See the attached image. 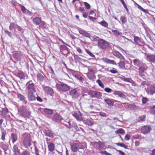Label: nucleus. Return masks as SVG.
I'll list each match as a JSON object with an SVG mask.
<instances>
[{"label":"nucleus","instance_id":"f257e3e1","mask_svg":"<svg viewBox=\"0 0 155 155\" xmlns=\"http://www.w3.org/2000/svg\"><path fill=\"white\" fill-rule=\"evenodd\" d=\"M56 87L58 91L63 92L68 91L71 88L70 86L61 82L56 84Z\"/></svg>","mask_w":155,"mask_h":155},{"label":"nucleus","instance_id":"f03ea898","mask_svg":"<svg viewBox=\"0 0 155 155\" xmlns=\"http://www.w3.org/2000/svg\"><path fill=\"white\" fill-rule=\"evenodd\" d=\"M71 149L73 152H76L78 151L79 152H81L79 150H84V147L82 144L79 141H77L76 143H74L71 146Z\"/></svg>","mask_w":155,"mask_h":155},{"label":"nucleus","instance_id":"7ed1b4c3","mask_svg":"<svg viewBox=\"0 0 155 155\" xmlns=\"http://www.w3.org/2000/svg\"><path fill=\"white\" fill-rule=\"evenodd\" d=\"M32 139L30 135H26L23 137L22 143L25 148L30 147L32 144Z\"/></svg>","mask_w":155,"mask_h":155},{"label":"nucleus","instance_id":"20e7f679","mask_svg":"<svg viewBox=\"0 0 155 155\" xmlns=\"http://www.w3.org/2000/svg\"><path fill=\"white\" fill-rule=\"evenodd\" d=\"M18 111L20 114L23 117H27L30 114V112L26 108V107L22 106L18 109Z\"/></svg>","mask_w":155,"mask_h":155},{"label":"nucleus","instance_id":"39448f33","mask_svg":"<svg viewBox=\"0 0 155 155\" xmlns=\"http://www.w3.org/2000/svg\"><path fill=\"white\" fill-rule=\"evenodd\" d=\"M26 88L28 92H35L36 91L34 83L32 82V80L28 82L26 84Z\"/></svg>","mask_w":155,"mask_h":155},{"label":"nucleus","instance_id":"423d86ee","mask_svg":"<svg viewBox=\"0 0 155 155\" xmlns=\"http://www.w3.org/2000/svg\"><path fill=\"white\" fill-rule=\"evenodd\" d=\"M98 45L101 49L104 50L108 48L109 45L107 42L102 39H100L98 40Z\"/></svg>","mask_w":155,"mask_h":155},{"label":"nucleus","instance_id":"0eeeda50","mask_svg":"<svg viewBox=\"0 0 155 155\" xmlns=\"http://www.w3.org/2000/svg\"><path fill=\"white\" fill-rule=\"evenodd\" d=\"M88 94L92 98L96 97L100 99L102 96L101 92L96 91L90 90L89 91Z\"/></svg>","mask_w":155,"mask_h":155},{"label":"nucleus","instance_id":"6e6552de","mask_svg":"<svg viewBox=\"0 0 155 155\" xmlns=\"http://www.w3.org/2000/svg\"><path fill=\"white\" fill-rule=\"evenodd\" d=\"M44 90L45 94L48 96L53 97L54 94L53 89L51 87L49 86H46L44 87Z\"/></svg>","mask_w":155,"mask_h":155},{"label":"nucleus","instance_id":"1a4fd4ad","mask_svg":"<svg viewBox=\"0 0 155 155\" xmlns=\"http://www.w3.org/2000/svg\"><path fill=\"white\" fill-rule=\"evenodd\" d=\"M152 128L149 125H146L143 126L141 127V132L145 134L150 133Z\"/></svg>","mask_w":155,"mask_h":155},{"label":"nucleus","instance_id":"9d476101","mask_svg":"<svg viewBox=\"0 0 155 155\" xmlns=\"http://www.w3.org/2000/svg\"><path fill=\"white\" fill-rule=\"evenodd\" d=\"M69 94L74 99L78 98L79 96V94L76 88H74L70 91Z\"/></svg>","mask_w":155,"mask_h":155},{"label":"nucleus","instance_id":"9b49d317","mask_svg":"<svg viewBox=\"0 0 155 155\" xmlns=\"http://www.w3.org/2000/svg\"><path fill=\"white\" fill-rule=\"evenodd\" d=\"M13 58L17 61L21 60L22 57V54L20 51L17 52L13 54Z\"/></svg>","mask_w":155,"mask_h":155},{"label":"nucleus","instance_id":"f8f14e48","mask_svg":"<svg viewBox=\"0 0 155 155\" xmlns=\"http://www.w3.org/2000/svg\"><path fill=\"white\" fill-rule=\"evenodd\" d=\"M146 59L148 61L153 63H155V55L153 54H148L147 55Z\"/></svg>","mask_w":155,"mask_h":155},{"label":"nucleus","instance_id":"ddd939ff","mask_svg":"<svg viewBox=\"0 0 155 155\" xmlns=\"http://www.w3.org/2000/svg\"><path fill=\"white\" fill-rule=\"evenodd\" d=\"M19 144L17 143L14 145L12 150L15 155H18L20 153V149L18 148Z\"/></svg>","mask_w":155,"mask_h":155},{"label":"nucleus","instance_id":"4468645a","mask_svg":"<svg viewBox=\"0 0 155 155\" xmlns=\"http://www.w3.org/2000/svg\"><path fill=\"white\" fill-rule=\"evenodd\" d=\"M93 143L94 145L95 146L96 148L100 150L103 149L105 146L104 144L101 142H93Z\"/></svg>","mask_w":155,"mask_h":155},{"label":"nucleus","instance_id":"2eb2a0df","mask_svg":"<svg viewBox=\"0 0 155 155\" xmlns=\"http://www.w3.org/2000/svg\"><path fill=\"white\" fill-rule=\"evenodd\" d=\"M46 140L47 141V143L48 144H49L48 145V151L51 152L53 151L54 149V145L52 143H49L48 142V140L50 141V139H49L48 138H46Z\"/></svg>","mask_w":155,"mask_h":155},{"label":"nucleus","instance_id":"dca6fc26","mask_svg":"<svg viewBox=\"0 0 155 155\" xmlns=\"http://www.w3.org/2000/svg\"><path fill=\"white\" fill-rule=\"evenodd\" d=\"M113 54L116 57L119 58L120 60H123V61L125 60V58L122 54L117 51H113Z\"/></svg>","mask_w":155,"mask_h":155},{"label":"nucleus","instance_id":"f3484780","mask_svg":"<svg viewBox=\"0 0 155 155\" xmlns=\"http://www.w3.org/2000/svg\"><path fill=\"white\" fill-rule=\"evenodd\" d=\"M134 65L137 67H139V66H141L143 64V65H145L146 64H143V62L140 60L138 59H135L133 60Z\"/></svg>","mask_w":155,"mask_h":155},{"label":"nucleus","instance_id":"a211bd4d","mask_svg":"<svg viewBox=\"0 0 155 155\" xmlns=\"http://www.w3.org/2000/svg\"><path fill=\"white\" fill-rule=\"evenodd\" d=\"M139 67V74L141 76H142L143 73L146 70L147 68H146L144 65L143 64Z\"/></svg>","mask_w":155,"mask_h":155},{"label":"nucleus","instance_id":"6ab92c4d","mask_svg":"<svg viewBox=\"0 0 155 155\" xmlns=\"http://www.w3.org/2000/svg\"><path fill=\"white\" fill-rule=\"evenodd\" d=\"M63 119L62 117L58 113H55L53 116L52 120L58 122L61 121Z\"/></svg>","mask_w":155,"mask_h":155},{"label":"nucleus","instance_id":"aec40b11","mask_svg":"<svg viewBox=\"0 0 155 155\" xmlns=\"http://www.w3.org/2000/svg\"><path fill=\"white\" fill-rule=\"evenodd\" d=\"M41 18L39 17H35L32 19L33 24L36 25H39L41 22Z\"/></svg>","mask_w":155,"mask_h":155},{"label":"nucleus","instance_id":"412c9836","mask_svg":"<svg viewBox=\"0 0 155 155\" xmlns=\"http://www.w3.org/2000/svg\"><path fill=\"white\" fill-rule=\"evenodd\" d=\"M72 115L78 120L80 121L82 120V114L80 111H79L78 113L74 112V113L72 114Z\"/></svg>","mask_w":155,"mask_h":155},{"label":"nucleus","instance_id":"4be33fe9","mask_svg":"<svg viewBox=\"0 0 155 155\" xmlns=\"http://www.w3.org/2000/svg\"><path fill=\"white\" fill-rule=\"evenodd\" d=\"M35 92H28V98L29 101H34L35 100L36 97L33 94Z\"/></svg>","mask_w":155,"mask_h":155},{"label":"nucleus","instance_id":"5701e85b","mask_svg":"<svg viewBox=\"0 0 155 155\" xmlns=\"http://www.w3.org/2000/svg\"><path fill=\"white\" fill-rule=\"evenodd\" d=\"M2 110H0L1 116L3 117H5L6 115L7 114L8 112V108L6 107L2 108Z\"/></svg>","mask_w":155,"mask_h":155},{"label":"nucleus","instance_id":"b1692460","mask_svg":"<svg viewBox=\"0 0 155 155\" xmlns=\"http://www.w3.org/2000/svg\"><path fill=\"white\" fill-rule=\"evenodd\" d=\"M94 72L92 69H90L89 70V72L87 73L86 74L87 77L89 79H91L94 78Z\"/></svg>","mask_w":155,"mask_h":155},{"label":"nucleus","instance_id":"393cba45","mask_svg":"<svg viewBox=\"0 0 155 155\" xmlns=\"http://www.w3.org/2000/svg\"><path fill=\"white\" fill-rule=\"evenodd\" d=\"M102 60L104 62L108 64L115 65L117 64L116 63L114 60L109 59L107 58H103Z\"/></svg>","mask_w":155,"mask_h":155},{"label":"nucleus","instance_id":"a878e982","mask_svg":"<svg viewBox=\"0 0 155 155\" xmlns=\"http://www.w3.org/2000/svg\"><path fill=\"white\" fill-rule=\"evenodd\" d=\"M134 40L135 43L139 46H142L143 44L140 38L138 36H134Z\"/></svg>","mask_w":155,"mask_h":155},{"label":"nucleus","instance_id":"bb28decb","mask_svg":"<svg viewBox=\"0 0 155 155\" xmlns=\"http://www.w3.org/2000/svg\"><path fill=\"white\" fill-rule=\"evenodd\" d=\"M8 144L5 143L3 142H0V148H2L5 151L8 150Z\"/></svg>","mask_w":155,"mask_h":155},{"label":"nucleus","instance_id":"cd10ccee","mask_svg":"<svg viewBox=\"0 0 155 155\" xmlns=\"http://www.w3.org/2000/svg\"><path fill=\"white\" fill-rule=\"evenodd\" d=\"M11 138L12 142L14 143L18 140V136L16 134L12 133L11 134Z\"/></svg>","mask_w":155,"mask_h":155},{"label":"nucleus","instance_id":"c85d7f7f","mask_svg":"<svg viewBox=\"0 0 155 155\" xmlns=\"http://www.w3.org/2000/svg\"><path fill=\"white\" fill-rule=\"evenodd\" d=\"M43 112L47 114L48 115H52L53 113V111L52 110L48 109L47 108H45L42 109Z\"/></svg>","mask_w":155,"mask_h":155},{"label":"nucleus","instance_id":"c756f323","mask_svg":"<svg viewBox=\"0 0 155 155\" xmlns=\"http://www.w3.org/2000/svg\"><path fill=\"white\" fill-rule=\"evenodd\" d=\"M114 95H118L119 97H122L123 98H125L126 96L125 95L120 91H114Z\"/></svg>","mask_w":155,"mask_h":155},{"label":"nucleus","instance_id":"7c9ffc66","mask_svg":"<svg viewBox=\"0 0 155 155\" xmlns=\"http://www.w3.org/2000/svg\"><path fill=\"white\" fill-rule=\"evenodd\" d=\"M118 66L119 68L123 70L127 69V68L125 67V63L123 61H120L118 63Z\"/></svg>","mask_w":155,"mask_h":155},{"label":"nucleus","instance_id":"2f4dec72","mask_svg":"<svg viewBox=\"0 0 155 155\" xmlns=\"http://www.w3.org/2000/svg\"><path fill=\"white\" fill-rule=\"evenodd\" d=\"M44 133L46 136L51 138L54 137L53 134L49 130H45L44 131Z\"/></svg>","mask_w":155,"mask_h":155},{"label":"nucleus","instance_id":"473e14b6","mask_svg":"<svg viewBox=\"0 0 155 155\" xmlns=\"http://www.w3.org/2000/svg\"><path fill=\"white\" fill-rule=\"evenodd\" d=\"M16 76L20 79H23L25 77V75L23 72L20 71L16 73Z\"/></svg>","mask_w":155,"mask_h":155},{"label":"nucleus","instance_id":"72a5a7b5","mask_svg":"<svg viewBox=\"0 0 155 155\" xmlns=\"http://www.w3.org/2000/svg\"><path fill=\"white\" fill-rule=\"evenodd\" d=\"M17 98L21 101L24 102H25L26 98L25 97L20 94H17Z\"/></svg>","mask_w":155,"mask_h":155},{"label":"nucleus","instance_id":"f704fd0d","mask_svg":"<svg viewBox=\"0 0 155 155\" xmlns=\"http://www.w3.org/2000/svg\"><path fill=\"white\" fill-rule=\"evenodd\" d=\"M120 20L123 24H125L127 21V17L124 16H121Z\"/></svg>","mask_w":155,"mask_h":155},{"label":"nucleus","instance_id":"c9c22d12","mask_svg":"<svg viewBox=\"0 0 155 155\" xmlns=\"http://www.w3.org/2000/svg\"><path fill=\"white\" fill-rule=\"evenodd\" d=\"M149 91L150 94H153L155 93V87L154 86H151L149 88Z\"/></svg>","mask_w":155,"mask_h":155},{"label":"nucleus","instance_id":"e433bc0d","mask_svg":"<svg viewBox=\"0 0 155 155\" xmlns=\"http://www.w3.org/2000/svg\"><path fill=\"white\" fill-rule=\"evenodd\" d=\"M74 77L79 80L80 81L83 82L84 81V78L79 74H75L74 75Z\"/></svg>","mask_w":155,"mask_h":155},{"label":"nucleus","instance_id":"4c0bfd02","mask_svg":"<svg viewBox=\"0 0 155 155\" xmlns=\"http://www.w3.org/2000/svg\"><path fill=\"white\" fill-rule=\"evenodd\" d=\"M115 132L117 134H123L125 133V130L122 128H119L117 129Z\"/></svg>","mask_w":155,"mask_h":155},{"label":"nucleus","instance_id":"58836bf2","mask_svg":"<svg viewBox=\"0 0 155 155\" xmlns=\"http://www.w3.org/2000/svg\"><path fill=\"white\" fill-rule=\"evenodd\" d=\"M111 30L117 36H120L122 34V33L120 32L118 30H114L113 29Z\"/></svg>","mask_w":155,"mask_h":155},{"label":"nucleus","instance_id":"ea45409f","mask_svg":"<svg viewBox=\"0 0 155 155\" xmlns=\"http://www.w3.org/2000/svg\"><path fill=\"white\" fill-rule=\"evenodd\" d=\"M37 78L38 81H42L44 79V77L40 73L37 74Z\"/></svg>","mask_w":155,"mask_h":155},{"label":"nucleus","instance_id":"a19ab883","mask_svg":"<svg viewBox=\"0 0 155 155\" xmlns=\"http://www.w3.org/2000/svg\"><path fill=\"white\" fill-rule=\"evenodd\" d=\"M74 60L76 63H78L82 60V59L77 55H75L74 56Z\"/></svg>","mask_w":155,"mask_h":155},{"label":"nucleus","instance_id":"79ce46f5","mask_svg":"<svg viewBox=\"0 0 155 155\" xmlns=\"http://www.w3.org/2000/svg\"><path fill=\"white\" fill-rule=\"evenodd\" d=\"M61 54L67 56L70 53V51L68 49L66 50H64L61 52Z\"/></svg>","mask_w":155,"mask_h":155},{"label":"nucleus","instance_id":"37998d69","mask_svg":"<svg viewBox=\"0 0 155 155\" xmlns=\"http://www.w3.org/2000/svg\"><path fill=\"white\" fill-rule=\"evenodd\" d=\"M59 48L60 52L64 50L68 49V48L64 45H61Z\"/></svg>","mask_w":155,"mask_h":155},{"label":"nucleus","instance_id":"c03bdc74","mask_svg":"<svg viewBox=\"0 0 155 155\" xmlns=\"http://www.w3.org/2000/svg\"><path fill=\"white\" fill-rule=\"evenodd\" d=\"M115 144L119 146H120L124 148L125 149H127V146L125 145L124 143H117Z\"/></svg>","mask_w":155,"mask_h":155},{"label":"nucleus","instance_id":"a18cd8bd","mask_svg":"<svg viewBox=\"0 0 155 155\" xmlns=\"http://www.w3.org/2000/svg\"><path fill=\"white\" fill-rule=\"evenodd\" d=\"M20 155H30V153L27 150H25L22 152Z\"/></svg>","mask_w":155,"mask_h":155},{"label":"nucleus","instance_id":"49530a36","mask_svg":"<svg viewBox=\"0 0 155 155\" xmlns=\"http://www.w3.org/2000/svg\"><path fill=\"white\" fill-rule=\"evenodd\" d=\"M96 82L99 85L101 88H104V86L103 83L101 82L100 79H98L96 81Z\"/></svg>","mask_w":155,"mask_h":155},{"label":"nucleus","instance_id":"de8ad7c7","mask_svg":"<svg viewBox=\"0 0 155 155\" xmlns=\"http://www.w3.org/2000/svg\"><path fill=\"white\" fill-rule=\"evenodd\" d=\"M106 103L109 105H113L114 104V102L108 99L104 100Z\"/></svg>","mask_w":155,"mask_h":155},{"label":"nucleus","instance_id":"09e8293b","mask_svg":"<svg viewBox=\"0 0 155 155\" xmlns=\"http://www.w3.org/2000/svg\"><path fill=\"white\" fill-rule=\"evenodd\" d=\"M136 5L137 6L138 8L140 10L145 13L147 12H148L147 10H145L139 4L136 3Z\"/></svg>","mask_w":155,"mask_h":155},{"label":"nucleus","instance_id":"8fccbe9b","mask_svg":"<svg viewBox=\"0 0 155 155\" xmlns=\"http://www.w3.org/2000/svg\"><path fill=\"white\" fill-rule=\"evenodd\" d=\"M146 117V115H143L142 116H139V118L141 121H144L145 120V119Z\"/></svg>","mask_w":155,"mask_h":155},{"label":"nucleus","instance_id":"3c124183","mask_svg":"<svg viewBox=\"0 0 155 155\" xmlns=\"http://www.w3.org/2000/svg\"><path fill=\"white\" fill-rule=\"evenodd\" d=\"M85 51L91 57H95V55L93 54L88 49H86Z\"/></svg>","mask_w":155,"mask_h":155},{"label":"nucleus","instance_id":"603ef678","mask_svg":"<svg viewBox=\"0 0 155 155\" xmlns=\"http://www.w3.org/2000/svg\"><path fill=\"white\" fill-rule=\"evenodd\" d=\"M148 99L146 97H143L142 99V103L144 104H146L147 101Z\"/></svg>","mask_w":155,"mask_h":155},{"label":"nucleus","instance_id":"864d4df0","mask_svg":"<svg viewBox=\"0 0 155 155\" xmlns=\"http://www.w3.org/2000/svg\"><path fill=\"white\" fill-rule=\"evenodd\" d=\"M19 5L21 7V10L22 12L24 13H25L26 12V9L21 4H19Z\"/></svg>","mask_w":155,"mask_h":155},{"label":"nucleus","instance_id":"5fc2aeb1","mask_svg":"<svg viewBox=\"0 0 155 155\" xmlns=\"http://www.w3.org/2000/svg\"><path fill=\"white\" fill-rule=\"evenodd\" d=\"M100 24L105 27H107L108 25V24L105 21H102L100 23Z\"/></svg>","mask_w":155,"mask_h":155},{"label":"nucleus","instance_id":"6e6d98bb","mask_svg":"<svg viewBox=\"0 0 155 155\" xmlns=\"http://www.w3.org/2000/svg\"><path fill=\"white\" fill-rule=\"evenodd\" d=\"M112 69H111L110 70V72L113 74L118 73V72L117 71L116 69H115L114 68H112Z\"/></svg>","mask_w":155,"mask_h":155},{"label":"nucleus","instance_id":"4d7b16f0","mask_svg":"<svg viewBox=\"0 0 155 155\" xmlns=\"http://www.w3.org/2000/svg\"><path fill=\"white\" fill-rule=\"evenodd\" d=\"M34 150L35 153L36 155H40L39 153V150L35 146L34 147Z\"/></svg>","mask_w":155,"mask_h":155},{"label":"nucleus","instance_id":"13d9d810","mask_svg":"<svg viewBox=\"0 0 155 155\" xmlns=\"http://www.w3.org/2000/svg\"><path fill=\"white\" fill-rule=\"evenodd\" d=\"M104 90L105 91L108 93H110L112 91V90L109 87H106L104 89Z\"/></svg>","mask_w":155,"mask_h":155},{"label":"nucleus","instance_id":"bf43d9fd","mask_svg":"<svg viewBox=\"0 0 155 155\" xmlns=\"http://www.w3.org/2000/svg\"><path fill=\"white\" fill-rule=\"evenodd\" d=\"M83 36L89 38H90L91 37L90 34L87 32L86 31H85L84 35H83Z\"/></svg>","mask_w":155,"mask_h":155},{"label":"nucleus","instance_id":"052dcab7","mask_svg":"<svg viewBox=\"0 0 155 155\" xmlns=\"http://www.w3.org/2000/svg\"><path fill=\"white\" fill-rule=\"evenodd\" d=\"M84 3L87 9H89L90 8L91 6L87 2H84Z\"/></svg>","mask_w":155,"mask_h":155},{"label":"nucleus","instance_id":"680f3d73","mask_svg":"<svg viewBox=\"0 0 155 155\" xmlns=\"http://www.w3.org/2000/svg\"><path fill=\"white\" fill-rule=\"evenodd\" d=\"M101 153L102 154H104L106 155H111L110 153L107 152L106 150L101 151Z\"/></svg>","mask_w":155,"mask_h":155},{"label":"nucleus","instance_id":"e2e57ef3","mask_svg":"<svg viewBox=\"0 0 155 155\" xmlns=\"http://www.w3.org/2000/svg\"><path fill=\"white\" fill-rule=\"evenodd\" d=\"M14 25L15 24L13 22L10 23V25L9 27V28L10 30H12L13 29Z\"/></svg>","mask_w":155,"mask_h":155},{"label":"nucleus","instance_id":"0e129e2a","mask_svg":"<svg viewBox=\"0 0 155 155\" xmlns=\"http://www.w3.org/2000/svg\"><path fill=\"white\" fill-rule=\"evenodd\" d=\"M122 4L124 6V8H125L126 10L127 11V12L128 11V8H127V7L126 6V4H125L124 1L121 2Z\"/></svg>","mask_w":155,"mask_h":155},{"label":"nucleus","instance_id":"69168bd1","mask_svg":"<svg viewBox=\"0 0 155 155\" xmlns=\"http://www.w3.org/2000/svg\"><path fill=\"white\" fill-rule=\"evenodd\" d=\"M77 51L79 53L82 54V51L81 49L79 47H77L76 48Z\"/></svg>","mask_w":155,"mask_h":155},{"label":"nucleus","instance_id":"338daca9","mask_svg":"<svg viewBox=\"0 0 155 155\" xmlns=\"http://www.w3.org/2000/svg\"><path fill=\"white\" fill-rule=\"evenodd\" d=\"M125 139L126 140H129L130 139V136L128 134H126L124 137Z\"/></svg>","mask_w":155,"mask_h":155},{"label":"nucleus","instance_id":"774afa93","mask_svg":"<svg viewBox=\"0 0 155 155\" xmlns=\"http://www.w3.org/2000/svg\"><path fill=\"white\" fill-rule=\"evenodd\" d=\"M151 111L153 114H155V105L153 106L151 108Z\"/></svg>","mask_w":155,"mask_h":155}]
</instances>
